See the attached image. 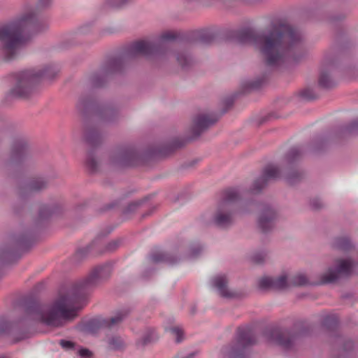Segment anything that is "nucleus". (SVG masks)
<instances>
[{"instance_id":"obj_1","label":"nucleus","mask_w":358,"mask_h":358,"mask_svg":"<svg viewBox=\"0 0 358 358\" xmlns=\"http://www.w3.org/2000/svg\"><path fill=\"white\" fill-rule=\"evenodd\" d=\"M113 266L112 262H107L95 266L85 278L75 282L66 293L60 294L47 313L37 299L32 296L25 297L22 306L26 317L13 322H1L0 334L12 332L15 342H18L30 337V326L34 321L58 327L63 326L66 321L73 320L78 316V311L83 308L80 303L94 288L110 278Z\"/></svg>"},{"instance_id":"obj_2","label":"nucleus","mask_w":358,"mask_h":358,"mask_svg":"<svg viewBox=\"0 0 358 358\" xmlns=\"http://www.w3.org/2000/svg\"><path fill=\"white\" fill-rule=\"evenodd\" d=\"M234 39L239 44L255 45L269 67L278 66L288 60L296 62L303 53L301 33L279 18L273 19L262 33L251 28L238 30L234 34Z\"/></svg>"},{"instance_id":"obj_3","label":"nucleus","mask_w":358,"mask_h":358,"mask_svg":"<svg viewBox=\"0 0 358 358\" xmlns=\"http://www.w3.org/2000/svg\"><path fill=\"white\" fill-rule=\"evenodd\" d=\"M178 37L177 33L166 31L160 36L157 42L138 41L130 44L120 55L109 58L103 66L93 73L90 78L93 87H103L110 75L121 72L126 63L138 56L150 57L166 52L168 41H174Z\"/></svg>"},{"instance_id":"obj_4","label":"nucleus","mask_w":358,"mask_h":358,"mask_svg":"<svg viewBox=\"0 0 358 358\" xmlns=\"http://www.w3.org/2000/svg\"><path fill=\"white\" fill-rule=\"evenodd\" d=\"M49 27L47 18L35 12L23 15L16 21L0 27V48L4 60L14 59L19 49L25 43L23 33L27 31L31 34H38Z\"/></svg>"},{"instance_id":"obj_5","label":"nucleus","mask_w":358,"mask_h":358,"mask_svg":"<svg viewBox=\"0 0 358 358\" xmlns=\"http://www.w3.org/2000/svg\"><path fill=\"white\" fill-rule=\"evenodd\" d=\"M59 72L55 66H47L42 69H29L15 75L16 83L8 94V97L27 99L34 92L35 86L40 79L52 80Z\"/></svg>"},{"instance_id":"obj_6","label":"nucleus","mask_w":358,"mask_h":358,"mask_svg":"<svg viewBox=\"0 0 358 358\" xmlns=\"http://www.w3.org/2000/svg\"><path fill=\"white\" fill-rule=\"evenodd\" d=\"M220 116L215 114H199L194 117L193 124L191 127L192 136L186 138H173L169 145L162 148L158 153L162 156H166L177 149L184 147L187 143L197 139L202 133L209 127L215 124Z\"/></svg>"},{"instance_id":"obj_7","label":"nucleus","mask_w":358,"mask_h":358,"mask_svg":"<svg viewBox=\"0 0 358 358\" xmlns=\"http://www.w3.org/2000/svg\"><path fill=\"white\" fill-rule=\"evenodd\" d=\"M309 330V327H303L298 329L296 324L290 329H269L265 331L264 335L268 341L280 346L285 350H289L293 348L295 341L299 338L306 336Z\"/></svg>"},{"instance_id":"obj_8","label":"nucleus","mask_w":358,"mask_h":358,"mask_svg":"<svg viewBox=\"0 0 358 358\" xmlns=\"http://www.w3.org/2000/svg\"><path fill=\"white\" fill-rule=\"evenodd\" d=\"M257 339L250 327H239L236 342L224 346L221 350L222 358H245L246 348L255 345Z\"/></svg>"},{"instance_id":"obj_9","label":"nucleus","mask_w":358,"mask_h":358,"mask_svg":"<svg viewBox=\"0 0 358 358\" xmlns=\"http://www.w3.org/2000/svg\"><path fill=\"white\" fill-rule=\"evenodd\" d=\"M76 108L83 114L90 111L95 113L100 121L104 124L114 123L119 117V113L116 108L110 105L99 108L95 100L91 96H81L79 98Z\"/></svg>"},{"instance_id":"obj_10","label":"nucleus","mask_w":358,"mask_h":358,"mask_svg":"<svg viewBox=\"0 0 358 358\" xmlns=\"http://www.w3.org/2000/svg\"><path fill=\"white\" fill-rule=\"evenodd\" d=\"M33 241V234L31 231H23L20 234H11L8 236V245L0 249V262L10 263L16 252L24 250L30 246Z\"/></svg>"},{"instance_id":"obj_11","label":"nucleus","mask_w":358,"mask_h":358,"mask_svg":"<svg viewBox=\"0 0 358 358\" xmlns=\"http://www.w3.org/2000/svg\"><path fill=\"white\" fill-rule=\"evenodd\" d=\"M141 154L133 146H120L112 151L110 163L117 168L131 166L137 164Z\"/></svg>"},{"instance_id":"obj_12","label":"nucleus","mask_w":358,"mask_h":358,"mask_svg":"<svg viewBox=\"0 0 358 358\" xmlns=\"http://www.w3.org/2000/svg\"><path fill=\"white\" fill-rule=\"evenodd\" d=\"M353 262L350 259H340L334 267H329L320 277L321 284H332L342 278L349 277L352 272Z\"/></svg>"},{"instance_id":"obj_13","label":"nucleus","mask_w":358,"mask_h":358,"mask_svg":"<svg viewBox=\"0 0 358 358\" xmlns=\"http://www.w3.org/2000/svg\"><path fill=\"white\" fill-rule=\"evenodd\" d=\"M129 308H124L117 310L114 316L108 319H94L85 324V330L91 334L96 333L100 329L112 328L120 324L130 314Z\"/></svg>"},{"instance_id":"obj_14","label":"nucleus","mask_w":358,"mask_h":358,"mask_svg":"<svg viewBox=\"0 0 358 358\" xmlns=\"http://www.w3.org/2000/svg\"><path fill=\"white\" fill-rule=\"evenodd\" d=\"M303 155L301 149L299 147L292 148L285 156V161L290 169L287 171L285 180L289 185H294L299 182L303 178V171L298 169H292L291 166L299 161Z\"/></svg>"},{"instance_id":"obj_15","label":"nucleus","mask_w":358,"mask_h":358,"mask_svg":"<svg viewBox=\"0 0 358 358\" xmlns=\"http://www.w3.org/2000/svg\"><path fill=\"white\" fill-rule=\"evenodd\" d=\"M280 170L276 166L268 164L264 167L262 176L255 180L251 192L252 193H259L264 188L271 180H274L280 178Z\"/></svg>"},{"instance_id":"obj_16","label":"nucleus","mask_w":358,"mask_h":358,"mask_svg":"<svg viewBox=\"0 0 358 358\" xmlns=\"http://www.w3.org/2000/svg\"><path fill=\"white\" fill-rule=\"evenodd\" d=\"M28 156L27 141L22 138L17 139L13 143L8 163L11 166H18L27 159Z\"/></svg>"},{"instance_id":"obj_17","label":"nucleus","mask_w":358,"mask_h":358,"mask_svg":"<svg viewBox=\"0 0 358 358\" xmlns=\"http://www.w3.org/2000/svg\"><path fill=\"white\" fill-rule=\"evenodd\" d=\"M335 64L334 58L328 55L325 56L324 65L321 69L318 84L319 86L325 90H330L336 85V82L332 78L330 71L334 67Z\"/></svg>"},{"instance_id":"obj_18","label":"nucleus","mask_w":358,"mask_h":358,"mask_svg":"<svg viewBox=\"0 0 358 358\" xmlns=\"http://www.w3.org/2000/svg\"><path fill=\"white\" fill-rule=\"evenodd\" d=\"M234 214L232 208L219 205L213 218V223L219 228L227 229L234 222Z\"/></svg>"},{"instance_id":"obj_19","label":"nucleus","mask_w":358,"mask_h":358,"mask_svg":"<svg viewBox=\"0 0 358 358\" xmlns=\"http://www.w3.org/2000/svg\"><path fill=\"white\" fill-rule=\"evenodd\" d=\"M276 217V211L270 205L264 204L258 219L259 228L264 233L270 231L273 227Z\"/></svg>"},{"instance_id":"obj_20","label":"nucleus","mask_w":358,"mask_h":358,"mask_svg":"<svg viewBox=\"0 0 358 358\" xmlns=\"http://www.w3.org/2000/svg\"><path fill=\"white\" fill-rule=\"evenodd\" d=\"M213 285L218 290L220 296L224 298L231 299L236 294L227 289L228 280L225 275H218L212 279Z\"/></svg>"},{"instance_id":"obj_21","label":"nucleus","mask_w":358,"mask_h":358,"mask_svg":"<svg viewBox=\"0 0 358 358\" xmlns=\"http://www.w3.org/2000/svg\"><path fill=\"white\" fill-rule=\"evenodd\" d=\"M85 140L86 143L94 148L101 144L103 136L94 126H86L85 130Z\"/></svg>"},{"instance_id":"obj_22","label":"nucleus","mask_w":358,"mask_h":358,"mask_svg":"<svg viewBox=\"0 0 358 358\" xmlns=\"http://www.w3.org/2000/svg\"><path fill=\"white\" fill-rule=\"evenodd\" d=\"M96 241L99 244H97V248L95 249L94 252L99 253V255L115 252L123 242L122 238H120L113 240L107 243H105L101 237H97Z\"/></svg>"},{"instance_id":"obj_23","label":"nucleus","mask_w":358,"mask_h":358,"mask_svg":"<svg viewBox=\"0 0 358 358\" xmlns=\"http://www.w3.org/2000/svg\"><path fill=\"white\" fill-rule=\"evenodd\" d=\"M48 183V180L44 178H33L26 187L21 189L20 196L23 198L27 193L30 194L43 190L47 187Z\"/></svg>"},{"instance_id":"obj_24","label":"nucleus","mask_w":358,"mask_h":358,"mask_svg":"<svg viewBox=\"0 0 358 358\" xmlns=\"http://www.w3.org/2000/svg\"><path fill=\"white\" fill-rule=\"evenodd\" d=\"M150 259L153 263H165L169 265H174L179 261V258L166 252H155L151 254Z\"/></svg>"},{"instance_id":"obj_25","label":"nucleus","mask_w":358,"mask_h":358,"mask_svg":"<svg viewBox=\"0 0 358 358\" xmlns=\"http://www.w3.org/2000/svg\"><path fill=\"white\" fill-rule=\"evenodd\" d=\"M215 39V35L208 31H195L192 38H190V43L192 44H203L210 45L213 43Z\"/></svg>"},{"instance_id":"obj_26","label":"nucleus","mask_w":358,"mask_h":358,"mask_svg":"<svg viewBox=\"0 0 358 358\" xmlns=\"http://www.w3.org/2000/svg\"><path fill=\"white\" fill-rule=\"evenodd\" d=\"M99 243L95 238L85 248H79L74 255V259L77 262H80L87 257L89 255H99V253H95L94 250L97 248Z\"/></svg>"},{"instance_id":"obj_27","label":"nucleus","mask_w":358,"mask_h":358,"mask_svg":"<svg viewBox=\"0 0 358 358\" xmlns=\"http://www.w3.org/2000/svg\"><path fill=\"white\" fill-rule=\"evenodd\" d=\"M240 194L238 189L235 188L226 189L223 192L222 200L219 205L231 208V204L238 201L240 199Z\"/></svg>"},{"instance_id":"obj_28","label":"nucleus","mask_w":358,"mask_h":358,"mask_svg":"<svg viewBox=\"0 0 358 358\" xmlns=\"http://www.w3.org/2000/svg\"><path fill=\"white\" fill-rule=\"evenodd\" d=\"M57 212L58 207L56 205L51 206L48 205H43L41 206L38 211V222H40L47 220Z\"/></svg>"},{"instance_id":"obj_29","label":"nucleus","mask_w":358,"mask_h":358,"mask_svg":"<svg viewBox=\"0 0 358 358\" xmlns=\"http://www.w3.org/2000/svg\"><path fill=\"white\" fill-rule=\"evenodd\" d=\"M148 201V198L132 201L129 203L122 210L123 215L129 217L134 215Z\"/></svg>"},{"instance_id":"obj_30","label":"nucleus","mask_w":358,"mask_h":358,"mask_svg":"<svg viewBox=\"0 0 358 358\" xmlns=\"http://www.w3.org/2000/svg\"><path fill=\"white\" fill-rule=\"evenodd\" d=\"M334 248L343 250L348 251L353 248V245L348 237H338L336 238L332 243Z\"/></svg>"},{"instance_id":"obj_31","label":"nucleus","mask_w":358,"mask_h":358,"mask_svg":"<svg viewBox=\"0 0 358 358\" xmlns=\"http://www.w3.org/2000/svg\"><path fill=\"white\" fill-rule=\"evenodd\" d=\"M322 326L329 331H334L338 324V318L336 315H324L321 322Z\"/></svg>"},{"instance_id":"obj_32","label":"nucleus","mask_w":358,"mask_h":358,"mask_svg":"<svg viewBox=\"0 0 358 358\" xmlns=\"http://www.w3.org/2000/svg\"><path fill=\"white\" fill-rule=\"evenodd\" d=\"M157 339L155 331L153 329L149 328L146 330L141 339L138 341L136 344L138 346L144 347L148 345Z\"/></svg>"},{"instance_id":"obj_33","label":"nucleus","mask_w":358,"mask_h":358,"mask_svg":"<svg viewBox=\"0 0 358 358\" xmlns=\"http://www.w3.org/2000/svg\"><path fill=\"white\" fill-rule=\"evenodd\" d=\"M338 134L341 136H350L358 134V120L352 121L345 126L341 127Z\"/></svg>"},{"instance_id":"obj_34","label":"nucleus","mask_w":358,"mask_h":358,"mask_svg":"<svg viewBox=\"0 0 358 358\" xmlns=\"http://www.w3.org/2000/svg\"><path fill=\"white\" fill-rule=\"evenodd\" d=\"M176 59L182 69H187L194 64V59L192 56L185 52H178Z\"/></svg>"},{"instance_id":"obj_35","label":"nucleus","mask_w":358,"mask_h":358,"mask_svg":"<svg viewBox=\"0 0 358 358\" xmlns=\"http://www.w3.org/2000/svg\"><path fill=\"white\" fill-rule=\"evenodd\" d=\"M108 346L111 350L122 351L125 348V343L122 338L117 336H113L108 340Z\"/></svg>"},{"instance_id":"obj_36","label":"nucleus","mask_w":358,"mask_h":358,"mask_svg":"<svg viewBox=\"0 0 358 358\" xmlns=\"http://www.w3.org/2000/svg\"><path fill=\"white\" fill-rule=\"evenodd\" d=\"M85 164L89 171L91 173H95L98 169V164L94 158L92 150L87 153Z\"/></svg>"},{"instance_id":"obj_37","label":"nucleus","mask_w":358,"mask_h":358,"mask_svg":"<svg viewBox=\"0 0 358 358\" xmlns=\"http://www.w3.org/2000/svg\"><path fill=\"white\" fill-rule=\"evenodd\" d=\"M336 343L338 345H342L343 350L344 352H349L354 348V343L352 340H344L341 336H338L336 338Z\"/></svg>"},{"instance_id":"obj_38","label":"nucleus","mask_w":358,"mask_h":358,"mask_svg":"<svg viewBox=\"0 0 358 358\" xmlns=\"http://www.w3.org/2000/svg\"><path fill=\"white\" fill-rule=\"evenodd\" d=\"M134 1L135 0H107L106 4L111 8H119Z\"/></svg>"},{"instance_id":"obj_39","label":"nucleus","mask_w":358,"mask_h":358,"mask_svg":"<svg viewBox=\"0 0 358 358\" xmlns=\"http://www.w3.org/2000/svg\"><path fill=\"white\" fill-rule=\"evenodd\" d=\"M287 287V280L286 275H281L273 279V288L277 289H282Z\"/></svg>"},{"instance_id":"obj_40","label":"nucleus","mask_w":358,"mask_h":358,"mask_svg":"<svg viewBox=\"0 0 358 358\" xmlns=\"http://www.w3.org/2000/svg\"><path fill=\"white\" fill-rule=\"evenodd\" d=\"M308 280L305 275L299 274L295 275L291 280V285L293 286H303L307 285Z\"/></svg>"},{"instance_id":"obj_41","label":"nucleus","mask_w":358,"mask_h":358,"mask_svg":"<svg viewBox=\"0 0 358 358\" xmlns=\"http://www.w3.org/2000/svg\"><path fill=\"white\" fill-rule=\"evenodd\" d=\"M258 285L262 289L273 288V279L268 277H264L259 280Z\"/></svg>"},{"instance_id":"obj_42","label":"nucleus","mask_w":358,"mask_h":358,"mask_svg":"<svg viewBox=\"0 0 358 358\" xmlns=\"http://www.w3.org/2000/svg\"><path fill=\"white\" fill-rule=\"evenodd\" d=\"M300 96L302 99L306 101H312L317 99V96L314 91L310 88L305 89L300 92Z\"/></svg>"},{"instance_id":"obj_43","label":"nucleus","mask_w":358,"mask_h":358,"mask_svg":"<svg viewBox=\"0 0 358 358\" xmlns=\"http://www.w3.org/2000/svg\"><path fill=\"white\" fill-rule=\"evenodd\" d=\"M266 80V77L263 76L262 78H259L256 79L255 80L249 82L247 83V88L250 90H257L263 85V83Z\"/></svg>"},{"instance_id":"obj_44","label":"nucleus","mask_w":358,"mask_h":358,"mask_svg":"<svg viewBox=\"0 0 358 358\" xmlns=\"http://www.w3.org/2000/svg\"><path fill=\"white\" fill-rule=\"evenodd\" d=\"M237 94H234L231 96L227 97L223 101L224 108L222 112V115L227 113V111L233 106L235 99L237 97Z\"/></svg>"},{"instance_id":"obj_45","label":"nucleus","mask_w":358,"mask_h":358,"mask_svg":"<svg viewBox=\"0 0 358 358\" xmlns=\"http://www.w3.org/2000/svg\"><path fill=\"white\" fill-rule=\"evenodd\" d=\"M173 335L176 336V341L180 343L183 340V331L179 327H171L169 329Z\"/></svg>"},{"instance_id":"obj_46","label":"nucleus","mask_w":358,"mask_h":358,"mask_svg":"<svg viewBox=\"0 0 358 358\" xmlns=\"http://www.w3.org/2000/svg\"><path fill=\"white\" fill-rule=\"evenodd\" d=\"M266 257V254L264 252H259L254 254L251 260L257 264H261L264 262Z\"/></svg>"},{"instance_id":"obj_47","label":"nucleus","mask_w":358,"mask_h":358,"mask_svg":"<svg viewBox=\"0 0 358 358\" xmlns=\"http://www.w3.org/2000/svg\"><path fill=\"white\" fill-rule=\"evenodd\" d=\"M310 206L312 210H317L324 207V203L317 198H314L310 201Z\"/></svg>"},{"instance_id":"obj_48","label":"nucleus","mask_w":358,"mask_h":358,"mask_svg":"<svg viewBox=\"0 0 358 358\" xmlns=\"http://www.w3.org/2000/svg\"><path fill=\"white\" fill-rule=\"evenodd\" d=\"M324 144H326V140L324 138H317L314 141V150L315 151L321 150Z\"/></svg>"},{"instance_id":"obj_49","label":"nucleus","mask_w":358,"mask_h":358,"mask_svg":"<svg viewBox=\"0 0 358 358\" xmlns=\"http://www.w3.org/2000/svg\"><path fill=\"white\" fill-rule=\"evenodd\" d=\"M53 2V0H38L36 4L37 9H45L50 7Z\"/></svg>"},{"instance_id":"obj_50","label":"nucleus","mask_w":358,"mask_h":358,"mask_svg":"<svg viewBox=\"0 0 358 358\" xmlns=\"http://www.w3.org/2000/svg\"><path fill=\"white\" fill-rule=\"evenodd\" d=\"M202 251V247L200 245H194L190 248L189 256L196 257Z\"/></svg>"},{"instance_id":"obj_51","label":"nucleus","mask_w":358,"mask_h":358,"mask_svg":"<svg viewBox=\"0 0 358 358\" xmlns=\"http://www.w3.org/2000/svg\"><path fill=\"white\" fill-rule=\"evenodd\" d=\"M59 344L64 348L70 349L73 348V343L71 341H66V340H60Z\"/></svg>"},{"instance_id":"obj_52","label":"nucleus","mask_w":358,"mask_h":358,"mask_svg":"<svg viewBox=\"0 0 358 358\" xmlns=\"http://www.w3.org/2000/svg\"><path fill=\"white\" fill-rule=\"evenodd\" d=\"M79 355L82 357H89L92 355V352L88 349L82 348L79 350Z\"/></svg>"},{"instance_id":"obj_53","label":"nucleus","mask_w":358,"mask_h":358,"mask_svg":"<svg viewBox=\"0 0 358 358\" xmlns=\"http://www.w3.org/2000/svg\"><path fill=\"white\" fill-rule=\"evenodd\" d=\"M117 204H118V202H117V201H113V202H111L110 203L108 204V205L105 207V210H110V209H112V208H115Z\"/></svg>"},{"instance_id":"obj_54","label":"nucleus","mask_w":358,"mask_h":358,"mask_svg":"<svg viewBox=\"0 0 358 358\" xmlns=\"http://www.w3.org/2000/svg\"><path fill=\"white\" fill-rule=\"evenodd\" d=\"M196 313V304H192L190 308V313L192 315H194Z\"/></svg>"},{"instance_id":"obj_55","label":"nucleus","mask_w":358,"mask_h":358,"mask_svg":"<svg viewBox=\"0 0 358 358\" xmlns=\"http://www.w3.org/2000/svg\"><path fill=\"white\" fill-rule=\"evenodd\" d=\"M88 31V26H83L80 28V32L83 34H86Z\"/></svg>"},{"instance_id":"obj_56","label":"nucleus","mask_w":358,"mask_h":358,"mask_svg":"<svg viewBox=\"0 0 358 358\" xmlns=\"http://www.w3.org/2000/svg\"><path fill=\"white\" fill-rule=\"evenodd\" d=\"M196 354H197L196 352H193L188 354L187 356H185L183 358H194Z\"/></svg>"},{"instance_id":"obj_57","label":"nucleus","mask_w":358,"mask_h":358,"mask_svg":"<svg viewBox=\"0 0 358 358\" xmlns=\"http://www.w3.org/2000/svg\"><path fill=\"white\" fill-rule=\"evenodd\" d=\"M5 128H4V124H3L2 127L0 129V139L1 138V136L4 133Z\"/></svg>"},{"instance_id":"obj_58","label":"nucleus","mask_w":358,"mask_h":358,"mask_svg":"<svg viewBox=\"0 0 358 358\" xmlns=\"http://www.w3.org/2000/svg\"><path fill=\"white\" fill-rule=\"evenodd\" d=\"M101 33H102V34H110V33H113V31H111L110 29H103Z\"/></svg>"},{"instance_id":"obj_59","label":"nucleus","mask_w":358,"mask_h":358,"mask_svg":"<svg viewBox=\"0 0 358 358\" xmlns=\"http://www.w3.org/2000/svg\"><path fill=\"white\" fill-rule=\"evenodd\" d=\"M152 210H153V209H152V210H149V211H148V213L143 214V215H142V217H145L146 216L149 215L151 213V212H152Z\"/></svg>"},{"instance_id":"obj_60","label":"nucleus","mask_w":358,"mask_h":358,"mask_svg":"<svg viewBox=\"0 0 358 358\" xmlns=\"http://www.w3.org/2000/svg\"><path fill=\"white\" fill-rule=\"evenodd\" d=\"M0 358H6L5 356H0Z\"/></svg>"}]
</instances>
